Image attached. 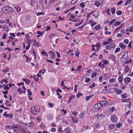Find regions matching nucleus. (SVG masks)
<instances>
[{
	"mask_svg": "<svg viewBox=\"0 0 133 133\" xmlns=\"http://www.w3.org/2000/svg\"><path fill=\"white\" fill-rule=\"evenodd\" d=\"M2 10L4 13L6 14H10L13 12V9L12 8L8 6L3 7Z\"/></svg>",
	"mask_w": 133,
	"mask_h": 133,
	"instance_id": "nucleus-1",
	"label": "nucleus"
},
{
	"mask_svg": "<svg viewBox=\"0 0 133 133\" xmlns=\"http://www.w3.org/2000/svg\"><path fill=\"white\" fill-rule=\"evenodd\" d=\"M40 108L36 106L31 108V112L34 115L38 114Z\"/></svg>",
	"mask_w": 133,
	"mask_h": 133,
	"instance_id": "nucleus-2",
	"label": "nucleus"
},
{
	"mask_svg": "<svg viewBox=\"0 0 133 133\" xmlns=\"http://www.w3.org/2000/svg\"><path fill=\"white\" fill-rule=\"evenodd\" d=\"M101 107L107 106L108 105V102L106 101H101L100 102Z\"/></svg>",
	"mask_w": 133,
	"mask_h": 133,
	"instance_id": "nucleus-3",
	"label": "nucleus"
},
{
	"mask_svg": "<svg viewBox=\"0 0 133 133\" xmlns=\"http://www.w3.org/2000/svg\"><path fill=\"white\" fill-rule=\"evenodd\" d=\"M3 116L6 117H9L10 118H12L13 117V115L11 114H7L6 112H5L3 114Z\"/></svg>",
	"mask_w": 133,
	"mask_h": 133,
	"instance_id": "nucleus-4",
	"label": "nucleus"
},
{
	"mask_svg": "<svg viewBox=\"0 0 133 133\" xmlns=\"http://www.w3.org/2000/svg\"><path fill=\"white\" fill-rule=\"evenodd\" d=\"M111 119L113 122L116 123L117 121V118L114 115H112L111 117Z\"/></svg>",
	"mask_w": 133,
	"mask_h": 133,
	"instance_id": "nucleus-5",
	"label": "nucleus"
},
{
	"mask_svg": "<svg viewBox=\"0 0 133 133\" xmlns=\"http://www.w3.org/2000/svg\"><path fill=\"white\" fill-rule=\"evenodd\" d=\"M128 51H126L124 52L123 56L121 58V59H122L123 58H124V56H127L125 58V59H127V58L128 57Z\"/></svg>",
	"mask_w": 133,
	"mask_h": 133,
	"instance_id": "nucleus-6",
	"label": "nucleus"
},
{
	"mask_svg": "<svg viewBox=\"0 0 133 133\" xmlns=\"http://www.w3.org/2000/svg\"><path fill=\"white\" fill-rule=\"evenodd\" d=\"M105 115L103 114H97V118L99 119H102L105 117Z\"/></svg>",
	"mask_w": 133,
	"mask_h": 133,
	"instance_id": "nucleus-7",
	"label": "nucleus"
},
{
	"mask_svg": "<svg viewBox=\"0 0 133 133\" xmlns=\"http://www.w3.org/2000/svg\"><path fill=\"white\" fill-rule=\"evenodd\" d=\"M94 106L96 108H100L101 107V106L100 102L96 103L95 104Z\"/></svg>",
	"mask_w": 133,
	"mask_h": 133,
	"instance_id": "nucleus-8",
	"label": "nucleus"
},
{
	"mask_svg": "<svg viewBox=\"0 0 133 133\" xmlns=\"http://www.w3.org/2000/svg\"><path fill=\"white\" fill-rule=\"evenodd\" d=\"M114 89L116 92V93L118 94H120L122 93V91L120 89L118 90L117 88H115Z\"/></svg>",
	"mask_w": 133,
	"mask_h": 133,
	"instance_id": "nucleus-9",
	"label": "nucleus"
},
{
	"mask_svg": "<svg viewBox=\"0 0 133 133\" xmlns=\"http://www.w3.org/2000/svg\"><path fill=\"white\" fill-rule=\"evenodd\" d=\"M121 97L123 98H127L128 96L127 94L126 93H124L121 95Z\"/></svg>",
	"mask_w": 133,
	"mask_h": 133,
	"instance_id": "nucleus-10",
	"label": "nucleus"
},
{
	"mask_svg": "<svg viewBox=\"0 0 133 133\" xmlns=\"http://www.w3.org/2000/svg\"><path fill=\"white\" fill-rule=\"evenodd\" d=\"M23 80L24 81L26 82V84H29L31 82V81L30 80L25 78L23 79Z\"/></svg>",
	"mask_w": 133,
	"mask_h": 133,
	"instance_id": "nucleus-11",
	"label": "nucleus"
},
{
	"mask_svg": "<svg viewBox=\"0 0 133 133\" xmlns=\"http://www.w3.org/2000/svg\"><path fill=\"white\" fill-rule=\"evenodd\" d=\"M119 46L122 49L125 48L127 46L124 45L123 43H120L119 44Z\"/></svg>",
	"mask_w": 133,
	"mask_h": 133,
	"instance_id": "nucleus-12",
	"label": "nucleus"
},
{
	"mask_svg": "<svg viewBox=\"0 0 133 133\" xmlns=\"http://www.w3.org/2000/svg\"><path fill=\"white\" fill-rule=\"evenodd\" d=\"M35 3V0H30L31 5L32 6H34Z\"/></svg>",
	"mask_w": 133,
	"mask_h": 133,
	"instance_id": "nucleus-13",
	"label": "nucleus"
},
{
	"mask_svg": "<svg viewBox=\"0 0 133 133\" xmlns=\"http://www.w3.org/2000/svg\"><path fill=\"white\" fill-rule=\"evenodd\" d=\"M131 79L129 77H126L125 78L124 81L126 83H128L130 82Z\"/></svg>",
	"mask_w": 133,
	"mask_h": 133,
	"instance_id": "nucleus-14",
	"label": "nucleus"
},
{
	"mask_svg": "<svg viewBox=\"0 0 133 133\" xmlns=\"http://www.w3.org/2000/svg\"><path fill=\"white\" fill-rule=\"evenodd\" d=\"M93 96V95H91L89 96H88L86 97L85 100L86 101H88Z\"/></svg>",
	"mask_w": 133,
	"mask_h": 133,
	"instance_id": "nucleus-15",
	"label": "nucleus"
},
{
	"mask_svg": "<svg viewBox=\"0 0 133 133\" xmlns=\"http://www.w3.org/2000/svg\"><path fill=\"white\" fill-rule=\"evenodd\" d=\"M109 57L110 59H112L113 61H115V60L116 59V57L115 56H113V55H110V56Z\"/></svg>",
	"mask_w": 133,
	"mask_h": 133,
	"instance_id": "nucleus-16",
	"label": "nucleus"
},
{
	"mask_svg": "<svg viewBox=\"0 0 133 133\" xmlns=\"http://www.w3.org/2000/svg\"><path fill=\"white\" fill-rule=\"evenodd\" d=\"M111 13L112 14H114L115 13V8H112L111 10Z\"/></svg>",
	"mask_w": 133,
	"mask_h": 133,
	"instance_id": "nucleus-17",
	"label": "nucleus"
},
{
	"mask_svg": "<svg viewBox=\"0 0 133 133\" xmlns=\"http://www.w3.org/2000/svg\"><path fill=\"white\" fill-rule=\"evenodd\" d=\"M9 84H8L4 87V89L5 90H8L9 89Z\"/></svg>",
	"mask_w": 133,
	"mask_h": 133,
	"instance_id": "nucleus-18",
	"label": "nucleus"
},
{
	"mask_svg": "<svg viewBox=\"0 0 133 133\" xmlns=\"http://www.w3.org/2000/svg\"><path fill=\"white\" fill-rule=\"evenodd\" d=\"M118 80L119 83H121L122 82V76H120L118 78Z\"/></svg>",
	"mask_w": 133,
	"mask_h": 133,
	"instance_id": "nucleus-19",
	"label": "nucleus"
},
{
	"mask_svg": "<svg viewBox=\"0 0 133 133\" xmlns=\"http://www.w3.org/2000/svg\"><path fill=\"white\" fill-rule=\"evenodd\" d=\"M129 70L128 65H126L125 67V73H127L128 72Z\"/></svg>",
	"mask_w": 133,
	"mask_h": 133,
	"instance_id": "nucleus-20",
	"label": "nucleus"
},
{
	"mask_svg": "<svg viewBox=\"0 0 133 133\" xmlns=\"http://www.w3.org/2000/svg\"><path fill=\"white\" fill-rule=\"evenodd\" d=\"M66 133H70L69 132V128H66L65 129Z\"/></svg>",
	"mask_w": 133,
	"mask_h": 133,
	"instance_id": "nucleus-21",
	"label": "nucleus"
},
{
	"mask_svg": "<svg viewBox=\"0 0 133 133\" xmlns=\"http://www.w3.org/2000/svg\"><path fill=\"white\" fill-rule=\"evenodd\" d=\"M114 125L115 124H111L109 126V128L110 129H112L115 127Z\"/></svg>",
	"mask_w": 133,
	"mask_h": 133,
	"instance_id": "nucleus-22",
	"label": "nucleus"
},
{
	"mask_svg": "<svg viewBox=\"0 0 133 133\" xmlns=\"http://www.w3.org/2000/svg\"><path fill=\"white\" fill-rule=\"evenodd\" d=\"M100 27V25L98 24L94 27V29L96 30H97L99 29Z\"/></svg>",
	"mask_w": 133,
	"mask_h": 133,
	"instance_id": "nucleus-23",
	"label": "nucleus"
},
{
	"mask_svg": "<svg viewBox=\"0 0 133 133\" xmlns=\"http://www.w3.org/2000/svg\"><path fill=\"white\" fill-rule=\"evenodd\" d=\"M132 1V0H127L126 2L125 3L124 5H128V4L130 3Z\"/></svg>",
	"mask_w": 133,
	"mask_h": 133,
	"instance_id": "nucleus-24",
	"label": "nucleus"
},
{
	"mask_svg": "<svg viewBox=\"0 0 133 133\" xmlns=\"http://www.w3.org/2000/svg\"><path fill=\"white\" fill-rule=\"evenodd\" d=\"M15 8L16 9L17 12H19V11H21V8L18 6H15Z\"/></svg>",
	"mask_w": 133,
	"mask_h": 133,
	"instance_id": "nucleus-25",
	"label": "nucleus"
},
{
	"mask_svg": "<svg viewBox=\"0 0 133 133\" xmlns=\"http://www.w3.org/2000/svg\"><path fill=\"white\" fill-rule=\"evenodd\" d=\"M34 45H35L36 46H38L39 45V44L38 42H37L35 40H34Z\"/></svg>",
	"mask_w": 133,
	"mask_h": 133,
	"instance_id": "nucleus-26",
	"label": "nucleus"
},
{
	"mask_svg": "<svg viewBox=\"0 0 133 133\" xmlns=\"http://www.w3.org/2000/svg\"><path fill=\"white\" fill-rule=\"evenodd\" d=\"M102 61L105 64H107L108 63V61L107 60H103Z\"/></svg>",
	"mask_w": 133,
	"mask_h": 133,
	"instance_id": "nucleus-27",
	"label": "nucleus"
},
{
	"mask_svg": "<svg viewBox=\"0 0 133 133\" xmlns=\"http://www.w3.org/2000/svg\"><path fill=\"white\" fill-rule=\"evenodd\" d=\"M78 0H72L71 2V4H74Z\"/></svg>",
	"mask_w": 133,
	"mask_h": 133,
	"instance_id": "nucleus-28",
	"label": "nucleus"
},
{
	"mask_svg": "<svg viewBox=\"0 0 133 133\" xmlns=\"http://www.w3.org/2000/svg\"><path fill=\"white\" fill-rule=\"evenodd\" d=\"M98 66L104 68V65L103 64H102L101 62H100L98 64Z\"/></svg>",
	"mask_w": 133,
	"mask_h": 133,
	"instance_id": "nucleus-29",
	"label": "nucleus"
},
{
	"mask_svg": "<svg viewBox=\"0 0 133 133\" xmlns=\"http://www.w3.org/2000/svg\"><path fill=\"white\" fill-rule=\"evenodd\" d=\"M95 4L96 6L98 7L100 5V4L98 2H95Z\"/></svg>",
	"mask_w": 133,
	"mask_h": 133,
	"instance_id": "nucleus-30",
	"label": "nucleus"
},
{
	"mask_svg": "<svg viewBox=\"0 0 133 133\" xmlns=\"http://www.w3.org/2000/svg\"><path fill=\"white\" fill-rule=\"evenodd\" d=\"M27 92L29 93L28 95L31 96L32 95V92H30V89H28L27 90Z\"/></svg>",
	"mask_w": 133,
	"mask_h": 133,
	"instance_id": "nucleus-31",
	"label": "nucleus"
},
{
	"mask_svg": "<svg viewBox=\"0 0 133 133\" xmlns=\"http://www.w3.org/2000/svg\"><path fill=\"white\" fill-rule=\"evenodd\" d=\"M122 125V123H118V124H117L116 125V126L117 128H119L121 127Z\"/></svg>",
	"mask_w": 133,
	"mask_h": 133,
	"instance_id": "nucleus-32",
	"label": "nucleus"
},
{
	"mask_svg": "<svg viewBox=\"0 0 133 133\" xmlns=\"http://www.w3.org/2000/svg\"><path fill=\"white\" fill-rule=\"evenodd\" d=\"M90 81V78L86 77L85 78V81L87 83L89 82Z\"/></svg>",
	"mask_w": 133,
	"mask_h": 133,
	"instance_id": "nucleus-33",
	"label": "nucleus"
},
{
	"mask_svg": "<svg viewBox=\"0 0 133 133\" xmlns=\"http://www.w3.org/2000/svg\"><path fill=\"white\" fill-rule=\"evenodd\" d=\"M9 28L8 25H5L3 27V28L5 30V29H8Z\"/></svg>",
	"mask_w": 133,
	"mask_h": 133,
	"instance_id": "nucleus-34",
	"label": "nucleus"
},
{
	"mask_svg": "<svg viewBox=\"0 0 133 133\" xmlns=\"http://www.w3.org/2000/svg\"><path fill=\"white\" fill-rule=\"evenodd\" d=\"M97 76V74L96 73H93L91 74V77L93 78L94 77H95Z\"/></svg>",
	"mask_w": 133,
	"mask_h": 133,
	"instance_id": "nucleus-35",
	"label": "nucleus"
},
{
	"mask_svg": "<svg viewBox=\"0 0 133 133\" xmlns=\"http://www.w3.org/2000/svg\"><path fill=\"white\" fill-rule=\"evenodd\" d=\"M33 78L34 80L36 81H37L38 80V78L37 77L35 76H34Z\"/></svg>",
	"mask_w": 133,
	"mask_h": 133,
	"instance_id": "nucleus-36",
	"label": "nucleus"
},
{
	"mask_svg": "<svg viewBox=\"0 0 133 133\" xmlns=\"http://www.w3.org/2000/svg\"><path fill=\"white\" fill-rule=\"evenodd\" d=\"M121 23L120 22L118 21L116 22L115 23V26H118L121 24Z\"/></svg>",
	"mask_w": 133,
	"mask_h": 133,
	"instance_id": "nucleus-37",
	"label": "nucleus"
},
{
	"mask_svg": "<svg viewBox=\"0 0 133 133\" xmlns=\"http://www.w3.org/2000/svg\"><path fill=\"white\" fill-rule=\"evenodd\" d=\"M105 48L107 49L110 50L111 48V47L110 45H107L105 47Z\"/></svg>",
	"mask_w": 133,
	"mask_h": 133,
	"instance_id": "nucleus-38",
	"label": "nucleus"
},
{
	"mask_svg": "<svg viewBox=\"0 0 133 133\" xmlns=\"http://www.w3.org/2000/svg\"><path fill=\"white\" fill-rule=\"evenodd\" d=\"M122 14V12L121 10L118 11L117 12V14L118 15H119Z\"/></svg>",
	"mask_w": 133,
	"mask_h": 133,
	"instance_id": "nucleus-39",
	"label": "nucleus"
},
{
	"mask_svg": "<svg viewBox=\"0 0 133 133\" xmlns=\"http://www.w3.org/2000/svg\"><path fill=\"white\" fill-rule=\"evenodd\" d=\"M51 29V27L49 25H48L46 27V31H48L49 30Z\"/></svg>",
	"mask_w": 133,
	"mask_h": 133,
	"instance_id": "nucleus-40",
	"label": "nucleus"
},
{
	"mask_svg": "<svg viewBox=\"0 0 133 133\" xmlns=\"http://www.w3.org/2000/svg\"><path fill=\"white\" fill-rule=\"evenodd\" d=\"M124 42L126 44H127L129 42V41L127 39H125L124 41Z\"/></svg>",
	"mask_w": 133,
	"mask_h": 133,
	"instance_id": "nucleus-41",
	"label": "nucleus"
},
{
	"mask_svg": "<svg viewBox=\"0 0 133 133\" xmlns=\"http://www.w3.org/2000/svg\"><path fill=\"white\" fill-rule=\"evenodd\" d=\"M120 50V48H117L116 49L115 51V53H116L118 52Z\"/></svg>",
	"mask_w": 133,
	"mask_h": 133,
	"instance_id": "nucleus-42",
	"label": "nucleus"
},
{
	"mask_svg": "<svg viewBox=\"0 0 133 133\" xmlns=\"http://www.w3.org/2000/svg\"><path fill=\"white\" fill-rule=\"evenodd\" d=\"M122 102L123 103L127 102L129 101V99H122Z\"/></svg>",
	"mask_w": 133,
	"mask_h": 133,
	"instance_id": "nucleus-43",
	"label": "nucleus"
},
{
	"mask_svg": "<svg viewBox=\"0 0 133 133\" xmlns=\"http://www.w3.org/2000/svg\"><path fill=\"white\" fill-rule=\"evenodd\" d=\"M51 56L52 58L53 59L55 57V55L54 53V52H52V53L51 54Z\"/></svg>",
	"mask_w": 133,
	"mask_h": 133,
	"instance_id": "nucleus-44",
	"label": "nucleus"
},
{
	"mask_svg": "<svg viewBox=\"0 0 133 133\" xmlns=\"http://www.w3.org/2000/svg\"><path fill=\"white\" fill-rule=\"evenodd\" d=\"M72 119L74 123H76L77 122V119L76 118H72Z\"/></svg>",
	"mask_w": 133,
	"mask_h": 133,
	"instance_id": "nucleus-45",
	"label": "nucleus"
},
{
	"mask_svg": "<svg viewBox=\"0 0 133 133\" xmlns=\"http://www.w3.org/2000/svg\"><path fill=\"white\" fill-rule=\"evenodd\" d=\"M80 6L82 8H84V3H81L80 4Z\"/></svg>",
	"mask_w": 133,
	"mask_h": 133,
	"instance_id": "nucleus-46",
	"label": "nucleus"
},
{
	"mask_svg": "<svg viewBox=\"0 0 133 133\" xmlns=\"http://www.w3.org/2000/svg\"><path fill=\"white\" fill-rule=\"evenodd\" d=\"M115 79L114 78H111L109 80V82L111 83L114 82Z\"/></svg>",
	"mask_w": 133,
	"mask_h": 133,
	"instance_id": "nucleus-47",
	"label": "nucleus"
},
{
	"mask_svg": "<svg viewBox=\"0 0 133 133\" xmlns=\"http://www.w3.org/2000/svg\"><path fill=\"white\" fill-rule=\"evenodd\" d=\"M93 12H91L90 13L88 14V15L86 16L87 17V19H88L89 18V16L91 15Z\"/></svg>",
	"mask_w": 133,
	"mask_h": 133,
	"instance_id": "nucleus-48",
	"label": "nucleus"
},
{
	"mask_svg": "<svg viewBox=\"0 0 133 133\" xmlns=\"http://www.w3.org/2000/svg\"><path fill=\"white\" fill-rule=\"evenodd\" d=\"M48 105L51 107L52 108L53 106V104L51 103H48Z\"/></svg>",
	"mask_w": 133,
	"mask_h": 133,
	"instance_id": "nucleus-49",
	"label": "nucleus"
},
{
	"mask_svg": "<svg viewBox=\"0 0 133 133\" xmlns=\"http://www.w3.org/2000/svg\"><path fill=\"white\" fill-rule=\"evenodd\" d=\"M43 13L42 12H40L37 13V14L36 15L37 16H39V15H43Z\"/></svg>",
	"mask_w": 133,
	"mask_h": 133,
	"instance_id": "nucleus-50",
	"label": "nucleus"
},
{
	"mask_svg": "<svg viewBox=\"0 0 133 133\" xmlns=\"http://www.w3.org/2000/svg\"><path fill=\"white\" fill-rule=\"evenodd\" d=\"M122 28V26H120L118 28L115 29V32H116L117 30L121 29V28Z\"/></svg>",
	"mask_w": 133,
	"mask_h": 133,
	"instance_id": "nucleus-51",
	"label": "nucleus"
},
{
	"mask_svg": "<svg viewBox=\"0 0 133 133\" xmlns=\"http://www.w3.org/2000/svg\"><path fill=\"white\" fill-rule=\"evenodd\" d=\"M131 59H130L129 61H127L125 62V64H128L129 63H131Z\"/></svg>",
	"mask_w": 133,
	"mask_h": 133,
	"instance_id": "nucleus-52",
	"label": "nucleus"
},
{
	"mask_svg": "<svg viewBox=\"0 0 133 133\" xmlns=\"http://www.w3.org/2000/svg\"><path fill=\"white\" fill-rule=\"evenodd\" d=\"M109 43V42L108 41H105L103 42V44L104 45H106L107 44H108Z\"/></svg>",
	"mask_w": 133,
	"mask_h": 133,
	"instance_id": "nucleus-53",
	"label": "nucleus"
},
{
	"mask_svg": "<svg viewBox=\"0 0 133 133\" xmlns=\"http://www.w3.org/2000/svg\"><path fill=\"white\" fill-rule=\"evenodd\" d=\"M9 87L10 88H11V87L15 85V84H12L11 83H10L9 84Z\"/></svg>",
	"mask_w": 133,
	"mask_h": 133,
	"instance_id": "nucleus-54",
	"label": "nucleus"
},
{
	"mask_svg": "<svg viewBox=\"0 0 133 133\" xmlns=\"http://www.w3.org/2000/svg\"><path fill=\"white\" fill-rule=\"evenodd\" d=\"M76 54H75V56L78 57H79V55L80 54L79 52H75Z\"/></svg>",
	"mask_w": 133,
	"mask_h": 133,
	"instance_id": "nucleus-55",
	"label": "nucleus"
},
{
	"mask_svg": "<svg viewBox=\"0 0 133 133\" xmlns=\"http://www.w3.org/2000/svg\"><path fill=\"white\" fill-rule=\"evenodd\" d=\"M46 53L45 52L44 50H43L41 52V54H42L43 55H45Z\"/></svg>",
	"mask_w": 133,
	"mask_h": 133,
	"instance_id": "nucleus-56",
	"label": "nucleus"
},
{
	"mask_svg": "<svg viewBox=\"0 0 133 133\" xmlns=\"http://www.w3.org/2000/svg\"><path fill=\"white\" fill-rule=\"evenodd\" d=\"M131 43H132L131 42H130L128 45V47L130 48H131Z\"/></svg>",
	"mask_w": 133,
	"mask_h": 133,
	"instance_id": "nucleus-57",
	"label": "nucleus"
},
{
	"mask_svg": "<svg viewBox=\"0 0 133 133\" xmlns=\"http://www.w3.org/2000/svg\"><path fill=\"white\" fill-rule=\"evenodd\" d=\"M84 115V114L83 113H82L80 114L79 115V117L81 118H82Z\"/></svg>",
	"mask_w": 133,
	"mask_h": 133,
	"instance_id": "nucleus-58",
	"label": "nucleus"
},
{
	"mask_svg": "<svg viewBox=\"0 0 133 133\" xmlns=\"http://www.w3.org/2000/svg\"><path fill=\"white\" fill-rule=\"evenodd\" d=\"M62 112H64V114H65L66 113V111L64 109H62Z\"/></svg>",
	"mask_w": 133,
	"mask_h": 133,
	"instance_id": "nucleus-59",
	"label": "nucleus"
},
{
	"mask_svg": "<svg viewBox=\"0 0 133 133\" xmlns=\"http://www.w3.org/2000/svg\"><path fill=\"white\" fill-rule=\"evenodd\" d=\"M57 95L58 96H59L58 97L59 98H62V96L60 95V94L59 93L57 92Z\"/></svg>",
	"mask_w": 133,
	"mask_h": 133,
	"instance_id": "nucleus-60",
	"label": "nucleus"
},
{
	"mask_svg": "<svg viewBox=\"0 0 133 133\" xmlns=\"http://www.w3.org/2000/svg\"><path fill=\"white\" fill-rule=\"evenodd\" d=\"M9 35H11L12 36L14 37H15L16 36L15 34L14 33H10L9 34Z\"/></svg>",
	"mask_w": 133,
	"mask_h": 133,
	"instance_id": "nucleus-61",
	"label": "nucleus"
},
{
	"mask_svg": "<svg viewBox=\"0 0 133 133\" xmlns=\"http://www.w3.org/2000/svg\"><path fill=\"white\" fill-rule=\"evenodd\" d=\"M130 29V31L131 32H133V27L132 26Z\"/></svg>",
	"mask_w": 133,
	"mask_h": 133,
	"instance_id": "nucleus-62",
	"label": "nucleus"
},
{
	"mask_svg": "<svg viewBox=\"0 0 133 133\" xmlns=\"http://www.w3.org/2000/svg\"><path fill=\"white\" fill-rule=\"evenodd\" d=\"M26 58V61L27 62H28L30 61V59L29 57H28V56Z\"/></svg>",
	"mask_w": 133,
	"mask_h": 133,
	"instance_id": "nucleus-63",
	"label": "nucleus"
},
{
	"mask_svg": "<svg viewBox=\"0 0 133 133\" xmlns=\"http://www.w3.org/2000/svg\"><path fill=\"white\" fill-rule=\"evenodd\" d=\"M30 46V44H29L28 45L26 46V50H28L29 49V48Z\"/></svg>",
	"mask_w": 133,
	"mask_h": 133,
	"instance_id": "nucleus-64",
	"label": "nucleus"
}]
</instances>
